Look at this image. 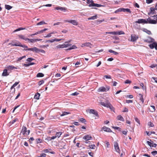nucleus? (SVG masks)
I'll list each match as a JSON object with an SVG mask.
<instances>
[{
	"label": "nucleus",
	"mask_w": 157,
	"mask_h": 157,
	"mask_svg": "<svg viewBox=\"0 0 157 157\" xmlns=\"http://www.w3.org/2000/svg\"><path fill=\"white\" fill-rule=\"evenodd\" d=\"M87 1L86 3L87 4H89V7H105V6L104 5H102L101 4H98L97 3H94V1L93 0H86Z\"/></svg>",
	"instance_id": "f257e3e1"
},
{
	"label": "nucleus",
	"mask_w": 157,
	"mask_h": 157,
	"mask_svg": "<svg viewBox=\"0 0 157 157\" xmlns=\"http://www.w3.org/2000/svg\"><path fill=\"white\" fill-rule=\"evenodd\" d=\"M128 12L129 13H131V11H130V9H124L123 8H120L118 10H117L115 11V13H118V12Z\"/></svg>",
	"instance_id": "f03ea898"
},
{
	"label": "nucleus",
	"mask_w": 157,
	"mask_h": 157,
	"mask_svg": "<svg viewBox=\"0 0 157 157\" xmlns=\"http://www.w3.org/2000/svg\"><path fill=\"white\" fill-rule=\"evenodd\" d=\"M64 21L71 23L74 25H77L78 24V22L75 20H66Z\"/></svg>",
	"instance_id": "7ed1b4c3"
},
{
	"label": "nucleus",
	"mask_w": 157,
	"mask_h": 157,
	"mask_svg": "<svg viewBox=\"0 0 157 157\" xmlns=\"http://www.w3.org/2000/svg\"><path fill=\"white\" fill-rule=\"evenodd\" d=\"M11 45L13 46H19L21 47L22 48H27V46L25 45H22L21 43H20L19 42H17L16 43H13L11 44Z\"/></svg>",
	"instance_id": "20e7f679"
},
{
	"label": "nucleus",
	"mask_w": 157,
	"mask_h": 157,
	"mask_svg": "<svg viewBox=\"0 0 157 157\" xmlns=\"http://www.w3.org/2000/svg\"><path fill=\"white\" fill-rule=\"evenodd\" d=\"M109 89V88L107 87L105 88L103 86H101L99 88L98 90V92H106Z\"/></svg>",
	"instance_id": "39448f33"
},
{
	"label": "nucleus",
	"mask_w": 157,
	"mask_h": 157,
	"mask_svg": "<svg viewBox=\"0 0 157 157\" xmlns=\"http://www.w3.org/2000/svg\"><path fill=\"white\" fill-rule=\"evenodd\" d=\"M62 133L61 132H58L56 133L55 136H53L51 138L50 140H53L57 137L59 138L60 136L62 135Z\"/></svg>",
	"instance_id": "423d86ee"
},
{
	"label": "nucleus",
	"mask_w": 157,
	"mask_h": 157,
	"mask_svg": "<svg viewBox=\"0 0 157 157\" xmlns=\"http://www.w3.org/2000/svg\"><path fill=\"white\" fill-rule=\"evenodd\" d=\"M114 147L115 149L116 152L120 153V150L118 146V144L116 142H114Z\"/></svg>",
	"instance_id": "0eeeda50"
},
{
	"label": "nucleus",
	"mask_w": 157,
	"mask_h": 157,
	"mask_svg": "<svg viewBox=\"0 0 157 157\" xmlns=\"http://www.w3.org/2000/svg\"><path fill=\"white\" fill-rule=\"evenodd\" d=\"M135 22L136 23H138L139 24L147 23V21L146 20V19H139L138 20V21H136Z\"/></svg>",
	"instance_id": "6e6552de"
},
{
	"label": "nucleus",
	"mask_w": 157,
	"mask_h": 157,
	"mask_svg": "<svg viewBox=\"0 0 157 157\" xmlns=\"http://www.w3.org/2000/svg\"><path fill=\"white\" fill-rule=\"evenodd\" d=\"M27 49H24V50L25 51H32L33 52H35V53H36V52L37 49V48L36 47H34L33 48H28V47L27 46Z\"/></svg>",
	"instance_id": "1a4fd4ad"
},
{
	"label": "nucleus",
	"mask_w": 157,
	"mask_h": 157,
	"mask_svg": "<svg viewBox=\"0 0 157 157\" xmlns=\"http://www.w3.org/2000/svg\"><path fill=\"white\" fill-rule=\"evenodd\" d=\"M147 22V23L151 24H156L157 23V21L153 19H151L150 18H148L146 20Z\"/></svg>",
	"instance_id": "9d476101"
},
{
	"label": "nucleus",
	"mask_w": 157,
	"mask_h": 157,
	"mask_svg": "<svg viewBox=\"0 0 157 157\" xmlns=\"http://www.w3.org/2000/svg\"><path fill=\"white\" fill-rule=\"evenodd\" d=\"M89 111L90 113L93 114L96 116L98 117V114L97 111L93 109H90L89 110Z\"/></svg>",
	"instance_id": "9b49d317"
},
{
	"label": "nucleus",
	"mask_w": 157,
	"mask_h": 157,
	"mask_svg": "<svg viewBox=\"0 0 157 157\" xmlns=\"http://www.w3.org/2000/svg\"><path fill=\"white\" fill-rule=\"evenodd\" d=\"M138 38V36L135 34L131 35V41L132 42H134L136 41Z\"/></svg>",
	"instance_id": "f8f14e48"
},
{
	"label": "nucleus",
	"mask_w": 157,
	"mask_h": 157,
	"mask_svg": "<svg viewBox=\"0 0 157 157\" xmlns=\"http://www.w3.org/2000/svg\"><path fill=\"white\" fill-rule=\"evenodd\" d=\"M155 8H154L153 7H151L150 8V11L149 13H148L149 15H150L151 14H154L155 13Z\"/></svg>",
	"instance_id": "ddd939ff"
},
{
	"label": "nucleus",
	"mask_w": 157,
	"mask_h": 157,
	"mask_svg": "<svg viewBox=\"0 0 157 157\" xmlns=\"http://www.w3.org/2000/svg\"><path fill=\"white\" fill-rule=\"evenodd\" d=\"M66 8L61 6H57L55 8V10H60L62 11H64V12L66 11Z\"/></svg>",
	"instance_id": "4468645a"
},
{
	"label": "nucleus",
	"mask_w": 157,
	"mask_h": 157,
	"mask_svg": "<svg viewBox=\"0 0 157 157\" xmlns=\"http://www.w3.org/2000/svg\"><path fill=\"white\" fill-rule=\"evenodd\" d=\"M7 68L8 70L9 71L12 70L14 69H17V67H15L13 65L8 66H7Z\"/></svg>",
	"instance_id": "2eb2a0df"
},
{
	"label": "nucleus",
	"mask_w": 157,
	"mask_h": 157,
	"mask_svg": "<svg viewBox=\"0 0 157 157\" xmlns=\"http://www.w3.org/2000/svg\"><path fill=\"white\" fill-rule=\"evenodd\" d=\"M92 138V137L90 135H85L83 138L84 140H91Z\"/></svg>",
	"instance_id": "dca6fc26"
},
{
	"label": "nucleus",
	"mask_w": 157,
	"mask_h": 157,
	"mask_svg": "<svg viewBox=\"0 0 157 157\" xmlns=\"http://www.w3.org/2000/svg\"><path fill=\"white\" fill-rule=\"evenodd\" d=\"M8 69H5L3 70L2 75L3 76H6L9 75V73L7 71Z\"/></svg>",
	"instance_id": "f3484780"
},
{
	"label": "nucleus",
	"mask_w": 157,
	"mask_h": 157,
	"mask_svg": "<svg viewBox=\"0 0 157 157\" xmlns=\"http://www.w3.org/2000/svg\"><path fill=\"white\" fill-rule=\"evenodd\" d=\"M27 132V131L26 128L25 126H23L22 127L21 133H22L23 135H24Z\"/></svg>",
	"instance_id": "a211bd4d"
},
{
	"label": "nucleus",
	"mask_w": 157,
	"mask_h": 157,
	"mask_svg": "<svg viewBox=\"0 0 157 157\" xmlns=\"http://www.w3.org/2000/svg\"><path fill=\"white\" fill-rule=\"evenodd\" d=\"M102 129L104 131L108 132H112L111 129L105 126H104L102 128Z\"/></svg>",
	"instance_id": "6ab92c4d"
},
{
	"label": "nucleus",
	"mask_w": 157,
	"mask_h": 157,
	"mask_svg": "<svg viewBox=\"0 0 157 157\" xmlns=\"http://www.w3.org/2000/svg\"><path fill=\"white\" fill-rule=\"evenodd\" d=\"M65 46L64 44H59L55 47V49H58L60 48H65Z\"/></svg>",
	"instance_id": "aec40b11"
},
{
	"label": "nucleus",
	"mask_w": 157,
	"mask_h": 157,
	"mask_svg": "<svg viewBox=\"0 0 157 157\" xmlns=\"http://www.w3.org/2000/svg\"><path fill=\"white\" fill-rule=\"evenodd\" d=\"M18 36L20 39H22L25 41H27L29 40V38L25 37V36L23 35H19Z\"/></svg>",
	"instance_id": "412c9836"
},
{
	"label": "nucleus",
	"mask_w": 157,
	"mask_h": 157,
	"mask_svg": "<svg viewBox=\"0 0 157 157\" xmlns=\"http://www.w3.org/2000/svg\"><path fill=\"white\" fill-rule=\"evenodd\" d=\"M92 44L90 43L89 42H86L82 44V47H83L84 46L89 47L91 48V45Z\"/></svg>",
	"instance_id": "4be33fe9"
},
{
	"label": "nucleus",
	"mask_w": 157,
	"mask_h": 157,
	"mask_svg": "<svg viewBox=\"0 0 157 157\" xmlns=\"http://www.w3.org/2000/svg\"><path fill=\"white\" fill-rule=\"evenodd\" d=\"M154 41V40L152 38H151L150 37H149L147 39L145 40H144V41L150 43V42H152L153 41Z\"/></svg>",
	"instance_id": "5701e85b"
},
{
	"label": "nucleus",
	"mask_w": 157,
	"mask_h": 157,
	"mask_svg": "<svg viewBox=\"0 0 157 157\" xmlns=\"http://www.w3.org/2000/svg\"><path fill=\"white\" fill-rule=\"evenodd\" d=\"M138 97L139 98V99L141 101L142 103H143L144 102V100L143 95L140 94H139L138 95Z\"/></svg>",
	"instance_id": "b1692460"
},
{
	"label": "nucleus",
	"mask_w": 157,
	"mask_h": 157,
	"mask_svg": "<svg viewBox=\"0 0 157 157\" xmlns=\"http://www.w3.org/2000/svg\"><path fill=\"white\" fill-rule=\"evenodd\" d=\"M117 119L119 120L120 121H124V119L123 118V117L121 115H118L117 117Z\"/></svg>",
	"instance_id": "393cba45"
},
{
	"label": "nucleus",
	"mask_w": 157,
	"mask_h": 157,
	"mask_svg": "<svg viewBox=\"0 0 157 157\" xmlns=\"http://www.w3.org/2000/svg\"><path fill=\"white\" fill-rule=\"evenodd\" d=\"M40 96V94L37 93L34 96V98L36 99H39Z\"/></svg>",
	"instance_id": "a878e982"
},
{
	"label": "nucleus",
	"mask_w": 157,
	"mask_h": 157,
	"mask_svg": "<svg viewBox=\"0 0 157 157\" xmlns=\"http://www.w3.org/2000/svg\"><path fill=\"white\" fill-rule=\"evenodd\" d=\"M106 34H109L112 35H117V32H107L106 33Z\"/></svg>",
	"instance_id": "bb28decb"
},
{
	"label": "nucleus",
	"mask_w": 157,
	"mask_h": 157,
	"mask_svg": "<svg viewBox=\"0 0 157 157\" xmlns=\"http://www.w3.org/2000/svg\"><path fill=\"white\" fill-rule=\"evenodd\" d=\"M97 18V15H95L94 16H93L91 17H89L88 18V20H95Z\"/></svg>",
	"instance_id": "cd10ccee"
},
{
	"label": "nucleus",
	"mask_w": 157,
	"mask_h": 157,
	"mask_svg": "<svg viewBox=\"0 0 157 157\" xmlns=\"http://www.w3.org/2000/svg\"><path fill=\"white\" fill-rule=\"evenodd\" d=\"M109 52L110 53H112L115 55H117L118 54V53L114 51L111 49H109Z\"/></svg>",
	"instance_id": "c85d7f7f"
},
{
	"label": "nucleus",
	"mask_w": 157,
	"mask_h": 157,
	"mask_svg": "<svg viewBox=\"0 0 157 157\" xmlns=\"http://www.w3.org/2000/svg\"><path fill=\"white\" fill-rule=\"evenodd\" d=\"M70 114V113L69 112H63V113L62 114H61L60 115L61 117H62L65 115H67Z\"/></svg>",
	"instance_id": "c756f323"
},
{
	"label": "nucleus",
	"mask_w": 157,
	"mask_h": 157,
	"mask_svg": "<svg viewBox=\"0 0 157 157\" xmlns=\"http://www.w3.org/2000/svg\"><path fill=\"white\" fill-rule=\"evenodd\" d=\"M37 49H38V50H37V51L36 52V53H39L40 52L43 53H45V51L43 50L39 49L38 48H37Z\"/></svg>",
	"instance_id": "7c9ffc66"
},
{
	"label": "nucleus",
	"mask_w": 157,
	"mask_h": 157,
	"mask_svg": "<svg viewBox=\"0 0 157 157\" xmlns=\"http://www.w3.org/2000/svg\"><path fill=\"white\" fill-rule=\"evenodd\" d=\"M12 6H11L9 5H5V8L8 10H10V9H11L12 8Z\"/></svg>",
	"instance_id": "2f4dec72"
},
{
	"label": "nucleus",
	"mask_w": 157,
	"mask_h": 157,
	"mask_svg": "<svg viewBox=\"0 0 157 157\" xmlns=\"http://www.w3.org/2000/svg\"><path fill=\"white\" fill-rule=\"evenodd\" d=\"M44 76V75L41 73H39L37 74L36 77H42Z\"/></svg>",
	"instance_id": "473e14b6"
},
{
	"label": "nucleus",
	"mask_w": 157,
	"mask_h": 157,
	"mask_svg": "<svg viewBox=\"0 0 157 157\" xmlns=\"http://www.w3.org/2000/svg\"><path fill=\"white\" fill-rule=\"evenodd\" d=\"M46 24V23L44 22V21H43L38 23L37 24V25H41L43 24Z\"/></svg>",
	"instance_id": "72a5a7b5"
},
{
	"label": "nucleus",
	"mask_w": 157,
	"mask_h": 157,
	"mask_svg": "<svg viewBox=\"0 0 157 157\" xmlns=\"http://www.w3.org/2000/svg\"><path fill=\"white\" fill-rule=\"evenodd\" d=\"M105 78L106 79H110L111 78V76L110 75H105L104 76L103 79H105Z\"/></svg>",
	"instance_id": "f704fd0d"
},
{
	"label": "nucleus",
	"mask_w": 157,
	"mask_h": 157,
	"mask_svg": "<svg viewBox=\"0 0 157 157\" xmlns=\"http://www.w3.org/2000/svg\"><path fill=\"white\" fill-rule=\"evenodd\" d=\"M154 45H155V42L153 43L152 44H150L149 46L150 48L151 49H153L154 48Z\"/></svg>",
	"instance_id": "c9c22d12"
},
{
	"label": "nucleus",
	"mask_w": 157,
	"mask_h": 157,
	"mask_svg": "<svg viewBox=\"0 0 157 157\" xmlns=\"http://www.w3.org/2000/svg\"><path fill=\"white\" fill-rule=\"evenodd\" d=\"M144 31L147 34H151V32L149 31V30H147V29H145L144 30Z\"/></svg>",
	"instance_id": "e433bc0d"
},
{
	"label": "nucleus",
	"mask_w": 157,
	"mask_h": 157,
	"mask_svg": "<svg viewBox=\"0 0 157 157\" xmlns=\"http://www.w3.org/2000/svg\"><path fill=\"white\" fill-rule=\"evenodd\" d=\"M148 125L151 127H153L154 126V124L151 122H149L148 123Z\"/></svg>",
	"instance_id": "4c0bfd02"
},
{
	"label": "nucleus",
	"mask_w": 157,
	"mask_h": 157,
	"mask_svg": "<svg viewBox=\"0 0 157 157\" xmlns=\"http://www.w3.org/2000/svg\"><path fill=\"white\" fill-rule=\"evenodd\" d=\"M36 142L37 143H40L41 142L42 140L40 139H36Z\"/></svg>",
	"instance_id": "58836bf2"
},
{
	"label": "nucleus",
	"mask_w": 157,
	"mask_h": 157,
	"mask_svg": "<svg viewBox=\"0 0 157 157\" xmlns=\"http://www.w3.org/2000/svg\"><path fill=\"white\" fill-rule=\"evenodd\" d=\"M95 146L94 144H93L91 145H90L89 146V147L91 149H94L95 148Z\"/></svg>",
	"instance_id": "ea45409f"
},
{
	"label": "nucleus",
	"mask_w": 157,
	"mask_h": 157,
	"mask_svg": "<svg viewBox=\"0 0 157 157\" xmlns=\"http://www.w3.org/2000/svg\"><path fill=\"white\" fill-rule=\"evenodd\" d=\"M29 40L30 42L32 43L35 42V39H29V40Z\"/></svg>",
	"instance_id": "a19ab883"
},
{
	"label": "nucleus",
	"mask_w": 157,
	"mask_h": 157,
	"mask_svg": "<svg viewBox=\"0 0 157 157\" xmlns=\"http://www.w3.org/2000/svg\"><path fill=\"white\" fill-rule=\"evenodd\" d=\"M25 29V28H18L16 29L14 31V32H17V31H20V30H23V29Z\"/></svg>",
	"instance_id": "79ce46f5"
},
{
	"label": "nucleus",
	"mask_w": 157,
	"mask_h": 157,
	"mask_svg": "<svg viewBox=\"0 0 157 157\" xmlns=\"http://www.w3.org/2000/svg\"><path fill=\"white\" fill-rule=\"evenodd\" d=\"M134 119L135 120V121L137 122L139 124H140V122L139 119L136 117H135Z\"/></svg>",
	"instance_id": "37998d69"
},
{
	"label": "nucleus",
	"mask_w": 157,
	"mask_h": 157,
	"mask_svg": "<svg viewBox=\"0 0 157 157\" xmlns=\"http://www.w3.org/2000/svg\"><path fill=\"white\" fill-rule=\"evenodd\" d=\"M34 60V59H33L31 58H29L27 59L26 60L27 61H28V62H30L31 61H32L33 60Z\"/></svg>",
	"instance_id": "c03bdc74"
},
{
	"label": "nucleus",
	"mask_w": 157,
	"mask_h": 157,
	"mask_svg": "<svg viewBox=\"0 0 157 157\" xmlns=\"http://www.w3.org/2000/svg\"><path fill=\"white\" fill-rule=\"evenodd\" d=\"M117 32V35H121V34H124V32L123 31H120Z\"/></svg>",
	"instance_id": "a18cd8bd"
},
{
	"label": "nucleus",
	"mask_w": 157,
	"mask_h": 157,
	"mask_svg": "<svg viewBox=\"0 0 157 157\" xmlns=\"http://www.w3.org/2000/svg\"><path fill=\"white\" fill-rule=\"evenodd\" d=\"M44 81L43 80H40V81H39L38 82V85L39 86H40L41 85H42L44 83Z\"/></svg>",
	"instance_id": "49530a36"
},
{
	"label": "nucleus",
	"mask_w": 157,
	"mask_h": 157,
	"mask_svg": "<svg viewBox=\"0 0 157 157\" xmlns=\"http://www.w3.org/2000/svg\"><path fill=\"white\" fill-rule=\"evenodd\" d=\"M151 153L153 155L155 156L157 154V151H152L151 152Z\"/></svg>",
	"instance_id": "de8ad7c7"
},
{
	"label": "nucleus",
	"mask_w": 157,
	"mask_h": 157,
	"mask_svg": "<svg viewBox=\"0 0 157 157\" xmlns=\"http://www.w3.org/2000/svg\"><path fill=\"white\" fill-rule=\"evenodd\" d=\"M63 39H58L57 38H55L54 39H53L54 42V41H60L63 40Z\"/></svg>",
	"instance_id": "09e8293b"
},
{
	"label": "nucleus",
	"mask_w": 157,
	"mask_h": 157,
	"mask_svg": "<svg viewBox=\"0 0 157 157\" xmlns=\"http://www.w3.org/2000/svg\"><path fill=\"white\" fill-rule=\"evenodd\" d=\"M64 45L65 46V48H67L69 46H70L71 45V44L69 43H67V44H64Z\"/></svg>",
	"instance_id": "8fccbe9b"
},
{
	"label": "nucleus",
	"mask_w": 157,
	"mask_h": 157,
	"mask_svg": "<svg viewBox=\"0 0 157 157\" xmlns=\"http://www.w3.org/2000/svg\"><path fill=\"white\" fill-rule=\"evenodd\" d=\"M111 105V104L109 103H106L105 107H106L107 108H109L110 107Z\"/></svg>",
	"instance_id": "3c124183"
},
{
	"label": "nucleus",
	"mask_w": 157,
	"mask_h": 157,
	"mask_svg": "<svg viewBox=\"0 0 157 157\" xmlns=\"http://www.w3.org/2000/svg\"><path fill=\"white\" fill-rule=\"evenodd\" d=\"M79 94V93L77 92H75L74 93H72L71 95L72 96H77Z\"/></svg>",
	"instance_id": "603ef678"
},
{
	"label": "nucleus",
	"mask_w": 157,
	"mask_h": 157,
	"mask_svg": "<svg viewBox=\"0 0 157 157\" xmlns=\"http://www.w3.org/2000/svg\"><path fill=\"white\" fill-rule=\"evenodd\" d=\"M49 150H51V149H49V150L48 149H45L43 150V151L45 153H48L49 152Z\"/></svg>",
	"instance_id": "864d4df0"
},
{
	"label": "nucleus",
	"mask_w": 157,
	"mask_h": 157,
	"mask_svg": "<svg viewBox=\"0 0 157 157\" xmlns=\"http://www.w3.org/2000/svg\"><path fill=\"white\" fill-rule=\"evenodd\" d=\"M79 120L82 123H84L86 121V120H85V119L83 118H80V119Z\"/></svg>",
	"instance_id": "5fc2aeb1"
},
{
	"label": "nucleus",
	"mask_w": 157,
	"mask_h": 157,
	"mask_svg": "<svg viewBox=\"0 0 157 157\" xmlns=\"http://www.w3.org/2000/svg\"><path fill=\"white\" fill-rule=\"evenodd\" d=\"M46 42H50L51 43H52L54 42L53 39H49L47 40Z\"/></svg>",
	"instance_id": "6e6d98bb"
},
{
	"label": "nucleus",
	"mask_w": 157,
	"mask_h": 157,
	"mask_svg": "<svg viewBox=\"0 0 157 157\" xmlns=\"http://www.w3.org/2000/svg\"><path fill=\"white\" fill-rule=\"evenodd\" d=\"M131 81L129 80H126L125 81V83L126 84H129L131 83Z\"/></svg>",
	"instance_id": "4d7b16f0"
},
{
	"label": "nucleus",
	"mask_w": 157,
	"mask_h": 157,
	"mask_svg": "<svg viewBox=\"0 0 157 157\" xmlns=\"http://www.w3.org/2000/svg\"><path fill=\"white\" fill-rule=\"evenodd\" d=\"M18 121V119L17 118H15L11 122V123L12 124H14L15 122Z\"/></svg>",
	"instance_id": "13d9d810"
},
{
	"label": "nucleus",
	"mask_w": 157,
	"mask_h": 157,
	"mask_svg": "<svg viewBox=\"0 0 157 157\" xmlns=\"http://www.w3.org/2000/svg\"><path fill=\"white\" fill-rule=\"evenodd\" d=\"M153 1V0H146V3L147 4H150Z\"/></svg>",
	"instance_id": "bf43d9fd"
},
{
	"label": "nucleus",
	"mask_w": 157,
	"mask_h": 157,
	"mask_svg": "<svg viewBox=\"0 0 157 157\" xmlns=\"http://www.w3.org/2000/svg\"><path fill=\"white\" fill-rule=\"evenodd\" d=\"M156 66H157V65L156 64H153L151 65L150 66V67L152 68H153L155 67Z\"/></svg>",
	"instance_id": "052dcab7"
},
{
	"label": "nucleus",
	"mask_w": 157,
	"mask_h": 157,
	"mask_svg": "<svg viewBox=\"0 0 157 157\" xmlns=\"http://www.w3.org/2000/svg\"><path fill=\"white\" fill-rule=\"evenodd\" d=\"M147 143L149 146L151 147V146L152 145V143H151V142H150L149 141H147Z\"/></svg>",
	"instance_id": "680f3d73"
},
{
	"label": "nucleus",
	"mask_w": 157,
	"mask_h": 157,
	"mask_svg": "<svg viewBox=\"0 0 157 157\" xmlns=\"http://www.w3.org/2000/svg\"><path fill=\"white\" fill-rule=\"evenodd\" d=\"M151 107L152 108L153 110H152V112H154L155 110V107L154 105H151Z\"/></svg>",
	"instance_id": "e2e57ef3"
},
{
	"label": "nucleus",
	"mask_w": 157,
	"mask_h": 157,
	"mask_svg": "<svg viewBox=\"0 0 157 157\" xmlns=\"http://www.w3.org/2000/svg\"><path fill=\"white\" fill-rule=\"evenodd\" d=\"M128 109L126 107L124 108V109L123 111V112H128Z\"/></svg>",
	"instance_id": "0e129e2a"
},
{
	"label": "nucleus",
	"mask_w": 157,
	"mask_h": 157,
	"mask_svg": "<svg viewBox=\"0 0 157 157\" xmlns=\"http://www.w3.org/2000/svg\"><path fill=\"white\" fill-rule=\"evenodd\" d=\"M19 83L18 82H16L13 85V87H15Z\"/></svg>",
	"instance_id": "69168bd1"
},
{
	"label": "nucleus",
	"mask_w": 157,
	"mask_h": 157,
	"mask_svg": "<svg viewBox=\"0 0 157 157\" xmlns=\"http://www.w3.org/2000/svg\"><path fill=\"white\" fill-rule=\"evenodd\" d=\"M46 154L45 153H42L40 154V157H45L46 156Z\"/></svg>",
	"instance_id": "338daca9"
},
{
	"label": "nucleus",
	"mask_w": 157,
	"mask_h": 157,
	"mask_svg": "<svg viewBox=\"0 0 157 157\" xmlns=\"http://www.w3.org/2000/svg\"><path fill=\"white\" fill-rule=\"evenodd\" d=\"M154 20H155L157 22V15H155L153 17Z\"/></svg>",
	"instance_id": "774afa93"
}]
</instances>
